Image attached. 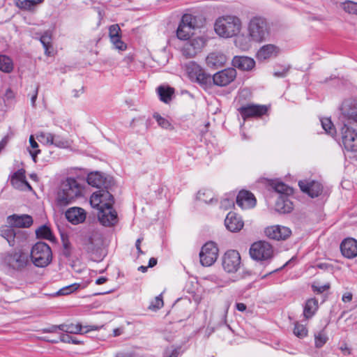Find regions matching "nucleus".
Masks as SVG:
<instances>
[{
	"label": "nucleus",
	"instance_id": "f257e3e1",
	"mask_svg": "<svg viewBox=\"0 0 357 357\" xmlns=\"http://www.w3.org/2000/svg\"><path fill=\"white\" fill-rule=\"evenodd\" d=\"M243 28L241 20L233 15H226L218 17L214 24L217 35L223 38H230L240 33Z\"/></svg>",
	"mask_w": 357,
	"mask_h": 357
},
{
	"label": "nucleus",
	"instance_id": "f03ea898",
	"mask_svg": "<svg viewBox=\"0 0 357 357\" xmlns=\"http://www.w3.org/2000/svg\"><path fill=\"white\" fill-rule=\"evenodd\" d=\"M82 195L81 185L75 178H69L64 181L61 185L57 195V203L59 206H65L73 203Z\"/></svg>",
	"mask_w": 357,
	"mask_h": 357
},
{
	"label": "nucleus",
	"instance_id": "7ed1b4c3",
	"mask_svg": "<svg viewBox=\"0 0 357 357\" xmlns=\"http://www.w3.org/2000/svg\"><path fill=\"white\" fill-rule=\"evenodd\" d=\"M253 42L261 43L268 39L270 28L266 20L261 17H254L250 20L246 28Z\"/></svg>",
	"mask_w": 357,
	"mask_h": 357
},
{
	"label": "nucleus",
	"instance_id": "20e7f679",
	"mask_svg": "<svg viewBox=\"0 0 357 357\" xmlns=\"http://www.w3.org/2000/svg\"><path fill=\"white\" fill-rule=\"evenodd\" d=\"M29 257L36 266L39 268L46 267L52 259L51 248L44 242H37L32 246Z\"/></svg>",
	"mask_w": 357,
	"mask_h": 357
},
{
	"label": "nucleus",
	"instance_id": "39448f33",
	"mask_svg": "<svg viewBox=\"0 0 357 357\" xmlns=\"http://www.w3.org/2000/svg\"><path fill=\"white\" fill-rule=\"evenodd\" d=\"M185 71L191 81L197 82L206 89L211 87V76L199 65L192 61L189 62L185 66Z\"/></svg>",
	"mask_w": 357,
	"mask_h": 357
},
{
	"label": "nucleus",
	"instance_id": "423d86ee",
	"mask_svg": "<svg viewBox=\"0 0 357 357\" xmlns=\"http://www.w3.org/2000/svg\"><path fill=\"white\" fill-rule=\"evenodd\" d=\"M3 261L9 268L22 271L29 264V255L22 250H15L6 253Z\"/></svg>",
	"mask_w": 357,
	"mask_h": 357
},
{
	"label": "nucleus",
	"instance_id": "0eeeda50",
	"mask_svg": "<svg viewBox=\"0 0 357 357\" xmlns=\"http://www.w3.org/2000/svg\"><path fill=\"white\" fill-rule=\"evenodd\" d=\"M250 255L252 259L256 261H269L274 255L273 246L266 241H257L254 243L250 248Z\"/></svg>",
	"mask_w": 357,
	"mask_h": 357
},
{
	"label": "nucleus",
	"instance_id": "6e6552de",
	"mask_svg": "<svg viewBox=\"0 0 357 357\" xmlns=\"http://www.w3.org/2000/svg\"><path fill=\"white\" fill-rule=\"evenodd\" d=\"M339 119L342 125L357 126V100H347L343 102Z\"/></svg>",
	"mask_w": 357,
	"mask_h": 357
},
{
	"label": "nucleus",
	"instance_id": "1a4fd4ad",
	"mask_svg": "<svg viewBox=\"0 0 357 357\" xmlns=\"http://www.w3.org/2000/svg\"><path fill=\"white\" fill-rule=\"evenodd\" d=\"M342 144L349 151L357 152V126L344 124L341 128Z\"/></svg>",
	"mask_w": 357,
	"mask_h": 357
},
{
	"label": "nucleus",
	"instance_id": "9d476101",
	"mask_svg": "<svg viewBox=\"0 0 357 357\" xmlns=\"http://www.w3.org/2000/svg\"><path fill=\"white\" fill-rule=\"evenodd\" d=\"M90 204L93 208H97L98 211H100L109 206H112L114 197L109 191L100 190L91 195Z\"/></svg>",
	"mask_w": 357,
	"mask_h": 357
},
{
	"label": "nucleus",
	"instance_id": "9b49d317",
	"mask_svg": "<svg viewBox=\"0 0 357 357\" xmlns=\"http://www.w3.org/2000/svg\"><path fill=\"white\" fill-rule=\"evenodd\" d=\"M241 260L240 254L234 250L227 251L222 258V266L228 273L238 271L241 267Z\"/></svg>",
	"mask_w": 357,
	"mask_h": 357
},
{
	"label": "nucleus",
	"instance_id": "f8f14e48",
	"mask_svg": "<svg viewBox=\"0 0 357 357\" xmlns=\"http://www.w3.org/2000/svg\"><path fill=\"white\" fill-rule=\"evenodd\" d=\"M218 248L213 242H208L202 248L199 253L201 264L204 266H210L213 264L218 259Z\"/></svg>",
	"mask_w": 357,
	"mask_h": 357
},
{
	"label": "nucleus",
	"instance_id": "ddd939ff",
	"mask_svg": "<svg viewBox=\"0 0 357 357\" xmlns=\"http://www.w3.org/2000/svg\"><path fill=\"white\" fill-rule=\"evenodd\" d=\"M195 18L190 14H185L177 29L176 35L181 40L189 39L192 31L195 28Z\"/></svg>",
	"mask_w": 357,
	"mask_h": 357
},
{
	"label": "nucleus",
	"instance_id": "4468645a",
	"mask_svg": "<svg viewBox=\"0 0 357 357\" xmlns=\"http://www.w3.org/2000/svg\"><path fill=\"white\" fill-rule=\"evenodd\" d=\"M236 77V70L234 68H228L215 73L211 77V84L218 86H226Z\"/></svg>",
	"mask_w": 357,
	"mask_h": 357
},
{
	"label": "nucleus",
	"instance_id": "2eb2a0df",
	"mask_svg": "<svg viewBox=\"0 0 357 357\" xmlns=\"http://www.w3.org/2000/svg\"><path fill=\"white\" fill-rule=\"evenodd\" d=\"M103 240L102 234L98 231H92L86 236L84 245L89 253H98L102 248Z\"/></svg>",
	"mask_w": 357,
	"mask_h": 357
},
{
	"label": "nucleus",
	"instance_id": "dca6fc26",
	"mask_svg": "<svg viewBox=\"0 0 357 357\" xmlns=\"http://www.w3.org/2000/svg\"><path fill=\"white\" fill-rule=\"evenodd\" d=\"M242 118L245 120L251 117H259L268 111L266 105L248 104L238 109Z\"/></svg>",
	"mask_w": 357,
	"mask_h": 357
},
{
	"label": "nucleus",
	"instance_id": "f3484780",
	"mask_svg": "<svg viewBox=\"0 0 357 357\" xmlns=\"http://www.w3.org/2000/svg\"><path fill=\"white\" fill-rule=\"evenodd\" d=\"M265 234L269 238L274 240H284L287 238L291 234L289 228L280 226V225H273L267 227L265 229Z\"/></svg>",
	"mask_w": 357,
	"mask_h": 357
},
{
	"label": "nucleus",
	"instance_id": "a211bd4d",
	"mask_svg": "<svg viewBox=\"0 0 357 357\" xmlns=\"http://www.w3.org/2000/svg\"><path fill=\"white\" fill-rule=\"evenodd\" d=\"M205 45V40L202 37H197L187 42L183 47V53L188 57L195 56Z\"/></svg>",
	"mask_w": 357,
	"mask_h": 357
},
{
	"label": "nucleus",
	"instance_id": "6ab92c4d",
	"mask_svg": "<svg viewBox=\"0 0 357 357\" xmlns=\"http://www.w3.org/2000/svg\"><path fill=\"white\" fill-rule=\"evenodd\" d=\"M302 192L307 194L312 198L318 197L323 190L321 184L315 181L303 180L298 182Z\"/></svg>",
	"mask_w": 357,
	"mask_h": 357
},
{
	"label": "nucleus",
	"instance_id": "aec40b11",
	"mask_svg": "<svg viewBox=\"0 0 357 357\" xmlns=\"http://www.w3.org/2000/svg\"><path fill=\"white\" fill-rule=\"evenodd\" d=\"M281 52V49L274 44H266L261 46L256 54L259 61H265L277 57Z\"/></svg>",
	"mask_w": 357,
	"mask_h": 357
},
{
	"label": "nucleus",
	"instance_id": "412c9836",
	"mask_svg": "<svg viewBox=\"0 0 357 357\" xmlns=\"http://www.w3.org/2000/svg\"><path fill=\"white\" fill-rule=\"evenodd\" d=\"M99 328L95 326H84L80 324H62L59 325V330L68 333L82 334L91 331L98 330Z\"/></svg>",
	"mask_w": 357,
	"mask_h": 357
},
{
	"label": "nucleus",
	"instance_id": "4be33fe9",
	"mask_svg": "<svg viewBox=\"0 0 357 357\" xmlns=\"http://www.w3.org/2000/svg\"><path fill=\"white\" fill-rule=\"evenodd\" d=\"M256 199L252 193L241 190L236 197V204L242 209H250L255 206Z\"/></svg>",
	"mask_w": 357,
	"mask_h": 357
},
{
	"label": "nucleus",
	"instance_id": "5701e85b",
	"mask_svg": "<svg viewBox=\"0 0 357 357\" xmlns=\"http://www.w3.org/2000/svg\"><path fill=\"white\" fill-rule=\"evenodd\" d=\"M65 215L70 223L78 225L84 222L86 218V213L82 208L74 206L68 208L66 211Z\"/></svg>",
	"mask_w": 357,
	"mask_h": 357
},
{
	"label": "nucleus",
	"instance_id": "b1692460",
	"mask_svg": "<svg viewBox=\"0 0 357 357\" xmlns=\"http://www.w3.org/2000/svg\"><path fill=\"white\" fill-rule=\"evenodd\" d=\"M98 217L100 223L104 226L114 225L118 220L117 213L112 206L98 211Z\"/></svg>",
	"mask_w": 357,
	"mask_h": 357
},
{
	"label": "nucleus",
	"instance_id": "393cba45",
	"mask_svg": "<svg viewBox=\"0 0 357 357\" xmlns=\"http://www.w3.org/2000/svg\"><path fill=\"white\" fill-rule=\"evenodd\" d=\"M225 225L229 231L237 232L243 227L244 222L236 213L229 212L225 220Z\"/></svg>",
	"mask_w": 357,
	"mask_h": 357
},
{
	"label": "nucleus",
	"instance_id": "a878e982",
	"mask_svg": "<svg viewBox=\"0 0 357 357\" xmlns=\"http://www.w3.org/2000/svg\"><path fill=\"white\" fill-rule=\"evenodd\" d=\"M342 254L347 258L351 259L357 256V241L353 238H346L340 245Z\"/></svg>",
	"mask_w": 357,
	"mask_h": 357
},
{
	"label": "nucleus",
	"instance_id": "bb28decb",
	"mask_svg": "<svg viewBox=\"0 0 357 357\" xmlns=\"http://www.w3.org/2000/svg\"><path fill=\"white\" fill-rule=\"evenodd\" d=\"M12 185L20 190H31L32 188L25 178V171L20 169L16 172L12 176L10 180Z\"/></svg>",
	"mask_w": 357,
	"mask_h": 357
},
{
	"label": "nucleus",
	"instance_id": "cd10ccee",
	"mask_svg": "<svg viewBox=\"0 0 357 357\" xmlns=\"http://www.w3.org/2000/svg\"><path fill=\"white\" fill-rule=\"evenodd\" d=\"M87 182L90 185L97 188L102 187L107 188L109 185L110 181H108L104 174L96 172H91L88 175Z\"/></svg>",
	"mask_w": 357,
	"mask_h": 357
},
{
	"label": "nucleus",
	"instance_id": "c85d7f7f",
	"mask_svg": "<svg viewBox=\"0 0 357 357\" xmlns=\"http://www.w3.org/2000/svg\"><path fill=\"white\" fill-rule=\"evenodd\" d=\"M227 56L219 52L210 53L206 58V62L209 68H218L222 67L227 62Z\"/></svg>",
	"mask_w": 357,
	"mask_h": 357
},
{
	"label": "nucleus",
	"instance_id": "c756f323",
	"mask_svg": "<svg viewBox=\"0 0 357 357\" xmlns=\"http://www.w3.org/2000/svg\"><path fill=\"white\" fill-rule=\"evenodd\" d=\"M8 222L15 227H29L33 222L32 218L28 215H13L8 217Z\"/></svg>",
	"mask_w": 357,
	"mask_h": 357
},
{
	"label": "nucleus",
	"instance_id": "7c9ffc66",
	"mask_svg": "<svg viewBox=\"0 0 357 357\" xmlns=\"http://www.w3.org/2000/svg\"><path fill=\"white\" fill-rule=\"evenodd\" d=\"M232 64L241 70H250L255 67V61L248 56H236L232 60Z\"/></svg>",
	"mask_w": 357,
	"mask_h": 357
},
{
	"label": "nucleus",
	"instance_id": "2f4dec72",
	"mask_svg": "<svg viewBox=\"0 0 357 357\" xmlns=\"http://www.w3.org/2000/svg\"><path fill=\"white\" fill-rule=\"evenodd\" d=\"M234 37H235L234 40L235 47L242 51L249 50L252 47V43H254L248 33H247V35L238 33Z\"/></svg>",
	"mask_w": 357,
	"mask_h": 357
},
{
	"label": "nucleus",
	"instance_id": "473e14b6",
	"mask_svg": "<svg viewBox=\"0 0 357 357\" xmlns=\"http://www.w3.org/2000/svg\"><path fill=\"white\" fill-rule=\"evenodd\" d=\"M293 209V204L287 196H280L275 203V210L282 213H287Z\"/></svg>",
	"mask_w": 357,
	"mask_h": 357
},
{
	"label": "nucleus",
	"instance_id": "72a5a7b5",
	"mask_svg": "<svg viewBox=\"0 0 357 357\" xmlns=\"http://www.w3.org/2000/svg\"><path fill=\"white\" fill-rule=\"evenodd\" d=\"M270 185L276 192L280 195V196L287 197L293 193V189L281 181H271Z\"/></svg>",
	"mask_w": 357,
	"mask_h": 357
},
{
	"label": "nucleus",
	"instance_id": "f704fd0d",
	"mask_svg": "<svg viewBox=\"0 0 357 357\" xmlns=\"http://www.w3.org/2000/svg\"><path fill=\"white\" fill-rule=\"evenodd\" d=\"M13 227L11 225H5L0 228V235L8 241L10 246H14L15 244V238L17 233Z\"/></svg>",
	"mask_w": 357,
	"mask_h": 357
},
{
	"label": "nucleus",
	"instance_id": "c9c22d12",
	"mask_svg": "<svg viewBox=\"0 0 357 357\" xmlns=\"http://www.w3.org/2000/svg\"><path fill=\"white\" fill-rule=\"evenodd\" d=\"M319 304L316 298H310L306 301L303 315L305 319H308L312 317L318 310Z\"/></svg>",
	"mask_w": 357,
	"mask_h": 357
},
{
	"label": "nucleus",
	"instance_id": "e433bc0d",
	"mask_svg": "<svg viewBox=\"0 0 357 357\" xmlns=\"http://www.w3.org/2000/svg\"><path fill=\"white\" fill-rule=\"evenodd\" d=\"M44 0H15L17 7L24 10L31 11L34 8L41 3Z\"/></svg>",
	"mask_w": 357,
	"mask_h": 357
},
{
	"label": "nucleus",
	"instance_id": "4c0bfd02",
	"mask_svg": "<svg viewBox=\"0 0 357 357\" xmlns=\"http://www.w3.org/2000/svg\"><path fill=\"white\" fill-rule=\"evenodd\" d=\"M0 70L6 73L13 71V63L12 59L8 56L0 54Z\"/></svg>",
	"mask_w": 357,
	"mask_h": 357
},
{
	"label": "nucleus",
	"instance_id": "58836bf2",
	"mask_svg": "<svg viewBox=\"0 0 357 357\" xmlns=\"http://www.w3.org/2000/svg\"><path fill=\"white\" fill-rule=\"evenodd\" d=\"M153 118L162 128L169 130H174V128L168 119L162 116L158 113L153 114Z\"/></svg>",
	"mask_w": 357,
	"mask_h": 357
},
{
	"label": "nucleus",
	"instance_id": "ea45409f",
	"mask_svg": "<svg viewBox=\"0 0 357 357\" xmlns=\"http://www.w3.org/2000/svg\"><path fill=\"white\" fill-rule=\"evenodd\" d=\"M340 8L350 15H357V2L345 1L340 3Z\"/></svg>",
	"mask_w": 357,
	"mask_h": 357
},
{
	"label": "nucleus",
	"instance_id": "a19ab883",
	"mask_svg": "<svg viewBox=\"0 0 357 357\" xmlns=\"http://www.w3.org/2000/svg\"><path fill=\"white\" fill-rule=\"evenodd\" d=\"M158 93L162 102H168L171 100L174 90L169 87L165 88L164 86H159L158 88Z\"/></svg>",
	"mask_w": 357,
	"mask_h": 357
},
{
	"label": "nucleus",
	"instance_id": "79ce46f5",
	"mask_svg": "<svg viewBox=\"0 0 357 357\" xmlns=\"http://www.w3.org/2000/svg\"><path fill=\"white\" fill-rule=\"evenodd\" d=\"M197 199L204 203H211L213 201V193L210 190H201L197 195Z\"/></svg>",
	"mask_w": 357,
	"mask_h": 357
},
{
	"label": "nucleus",
	"instance_id": "37998d69",
	"mask_svg": "<svg viewBox=\"0 0 357 357\" xmlns=\"http://www.w3.org/2000/svg\"><path fill=\"white\" fill-rule=\"evenodd\" d=\"M36 138L40 143L46 145H52L54 142V135L50 132H40L36 135Z\"/></svg>",
	"mask_w": 357,
	"mask_h": 357
},
{
	"label": "nucleus",
	"instance_id": "c03bdc74",
	"mask_svg": "<svg viewBox=\"0 0 357 357\" xmlns=\"http://www.w3.org/2000/svg\"><path fill=\"white\" fill-rule=\"evenodd\" d=\"M36 234L38 238H45L50 241H52L53 239V236L50 229L45 225L40 227L36 231Z\"/></svg>",
	"mask_w": 357,
	"mask_h": 357
},
{
	"label": "nucleus",
	"instance_id": "a18cd8bd",
	"mask_svg": "<svg viewBox=\"0 0 357 357\" xmlns=\"http://www.w3.org/2000/svg\"><path fill=\"white\" fill-rule=\"evenodd\" d=\"M321 123L323 129L326 131V132L331 136L335 135L336 133L335 128L331 121V120L328 118H323L321 119Z\"/></svg>",
	"mask_w": 357,
	"mask_h": 357
},
{
	"label": "nucleus",
	"instance_id": "49530a36",
	"mask_svg": "<svg viewBox=\"0 0 357 357\" xmlns=\"http://www.w3.org/2000/svg\"><path fill=\"white\" fill-rule=\"evenodd\" d=\"M293 333L298 338H303L307 336L308 331L305 325L296 322Z\"/></svg>",
	"mask_w": 357,
	"mask_h": 357
},
{
	"label": "nucleus",
	"instance_id": "de8ad7c7",
	"mask_svg": "<svg viewBox=\"0 0 357 357\" xmlns=\"http://www.w3.org/2000/svg\"><path fill=\"white\" fill-rule=\"evenodd\" d=\"M29 143L31 149H29V153L31 155L34 162H36V158L38 153H40V151L38 149V143L35 141L33 135H31L29 137Z\"/></svg>",
	"mask_w": 357,
	"mask_h": 357
},
{
	"label": "nucleus",
	"instance_id": "09e8293b",
	"mask_svg": "<svg viewBox=\"0 0 357 357\" xmlns=\"http://www.w3.org/2000/svg\"><path fill=\"white\" fill-rule=\"evenodd\" d=\"M327 340L328 337L323 331L318 333L314 336L315 346L317 348L322 347L326 344Z\"/></svg>",
	"mask_w": 357,
	"mask_h": 357
},
{
	"label": "nucleus",
	"instance_id": "8fccbe9b",
	"mask_svg": "<svg viewBox=\"0 0 357 357\" xmlns=\"http://www.w3.org/2000/svg\"><path fill=\"white\" fill-rule=\"evenodd\" d=\"M80 287V284L79 283H74L72 284H70L68 286L64 287L59 289L58 291L59 295H68L69 294H71L74 291H75L77 289H79Z\"/></svg>",
	"mask_w": 357,
	"mask_h": 357
},
{
	"label": "nucleus",
	"instance_id": "3c124183",
	"mask_svg": "<svg viewBox=\"0 0 357 357\" xmlns=\"http://www.w3.org/2000/svg\"><path fill=\"white\" fill-rule=\"evenodd\" d=\"M121 29L119 24H112L109 27V36L110 40L115 39L121 36Z\"/></svg>",
	"mask_w": 357,
	"mask_h": 357
},
{
	"label": "nucleus",
	"instance_id": "603ef678",
	"mask_svg": "<svg viewBox=\"0 0 357 357\" xmlns=\"http://www.w3.org/2000/svg\"><path fill=\"white\" fill-rule=\"evenodd\" d=\"M53 144L59 148H67L70 146V142L68 140L63 139L59 136L54 135Z\"/></svg>",
	"mask_w": 357,
	"mask_h": 357
},
{
	"label": "nucleus",
	"instance_id": "864d4df0",
	"mask_svg": "<svg viewBox=\"0 0 357 357\" xmlns=\"http://www.w3.org/2000/svg\"><path fill=\"white\" fill-rule=\"evenodd\" d=\"M110 41L113 44L114 48L118 50L124 51L127 48L126 44L121 40V36L116 38L115 39L110 40Z\"/></svg>",
	"mask_w": 357,
	"mask_h": 357
},
{
	"label": "nucleus",
	"instance_id": "5fc2aeb1",
	"mask_svg": "<svg viewBox=\"0 0 357 357\" xmlns=\"http://www.w3.org/2000/svg\"><path fill=\"white\" fill-rule=\"evenodd\" d=\"M312 290L314 292L323 293L330 288V284L326 283L324 284H320L319 282H314L312 285Z\"/></svg>",
	"mask_w": 357,
	"mask_h": 357
},
{
	"label": "nucleus",
	"instance_id": "6e6d98bb",
	"mask_svg": "<svg viewBox=\"0 0 357 357\" xmlns=\"http://www.w3.org/2000/svg\"><path fill=\"white\" fill-rule=\"evenodd\" d=\"M60 341L65 342V343H72L74 344H79L81 343V341H79L75 338H73L68 335H65V334L61 335Z\"/></svg>",
	"mask_w": 357,
	"mask_h": 357
},
{
	"label": "nucleus",
	"instance_id": "4d7b16f0",
	"mask_svg": "<svg viewBox=\"0 0 357 357\" xmlns=\"http://www.w3.org/2000/svg\"><path fill=\"white\" fill-rule=\"evenodd\" d=\"M163 305V301L161 295L155 298L154 301L151 303L150 308L153 310H157L162 307Z\"/></svg>",
	"mask_w": 357,
	"mask_h": 357
},
{
	"label": "nucleus",
	"instance_id": "13d9d810",
	"mask_svg": "<svg viewBox=\"0 0 357 357\" xmlns=\"http://www.w3.org/2000/svg\"><path fill=\"white\" fill-rule=\"evenodd\" d=\"M43 46H48L52 44V36L50 32H45L40 38Z\"/></svg>",
	"mask_w": 357,
	"mask_h": 357
},
{
	"label": "nucleus",
	"instance_id": "bf43d9fd",
	"mask_svg": "<svg viewBox=\"0 0 357 357\" xmlns=\"http://www.w3.org/2000/svg\"><path fill=\"white\" fill-rule=\"evenodd\" d=\"M234 204V203L233 199L226 198L221 201L220 207L226 210L233 206Z\"/></svg>",
	"mask_w": 357,
	"mask_h": 357
},
{
	"label": "nucleus",
	"instance_id": "052dcab7",
	"mask_svg": "<svg viewBox=\"0 0 357 357\" xmlns=\"http://www.w3.org/2000/svg\"><path fill=\"white\" fill-rule=\"evenodd\" d=\"M289 67L285 66L283 67L281 70H275L273 73V75L276 77H285L289 72Z\"/></svg>",
	"mask_w": 357,
	"mask_h": 357
},
{
	"label": "nucleus",
	"instance_id": "680f3d73",
	"mask_svg": "<svg viewBox=\"0 0 357 357\" xmlns=\"http://www.w3.org/2000/svg\"><path fill=\"white\" fill-rule=\"evenodd\" d=\"M43 47L45 49V55L48 56H52L54 55V49L52 44L48 46H43Z\"/></svg>",
	"mask_w": 357,
	"mask_h": 357
},
{
	"label": "nucleus",
	"instance_id": "e2e57ef3",
	"mask_svg": "<svg viewBox=\"0 0 357 357\" xmlns=\"http://www.w3.org/2000/svg\"><path fill=\"white\" fill-rule=\"evenodd\" d=\"M178 349H173L169 351H166L165 357H178Z\"/></svg>",
	"mask_w": 357,
	"mask_h": 357
},
{
	"label": "nucleus",
	"instance_id": "0e129e2a",
	"mask_svg": "<svg viewBox=\"0 0 357 357\" xmlns=\"http://www.w3.org/2000/svg\"><path fill=\"white\" fill-rule=\"evenodd\" d=\"M59 325H53L49 328L43 329V333H55L59 329Z\"/></svg>",
	"mask_w": 357,
	"mask_h": 357
},
{
	"label": "nucleus",
	"instance_id": "69168bd1",
	"mask_svg": "<svg viewBox=\"0 0 357 357\" xmlns=\"http://www.w3.org/2000/svg\"><path fill=\"white\" fill-rule=\"evenodd\" d=\"M352 294L350 292H346L343 294L342 300L344 303L350 302L352 300Z\"/></svg>",
	"mask_w": 357,
	"mask_h": 357
},
{
	"label": "nucleus",
	"instance_id": "338daca9",
	"mask_svg": "<svg viewBox=\"0 0 357 357\" xmlns=\"http://www.w3.org/2000/svg\"><path fill=\"white\" fill-rule=\"evenodd\" d=\"M236 307L239 312H244L246 310V305L243 303H237Z\"/></svg>",
	"mask_w": 357,
	"mask_h": 357
},
{
	"label": "nucleus",
	"instance_id": "774afa93",
	"mask_svg": "<svg viewBox=\"0 0 357 357\" xmlns=\"http://www.w3.org/2000/svg\"><path fill=\"white\" fill-rule=\"evenodd\" d=\"M340 349L344 355H348L350 354L349 349L346 344L341 346Z\"/></svg>",
	"mask_w": 357,
	"mask_h": 357
}]
</instances>
